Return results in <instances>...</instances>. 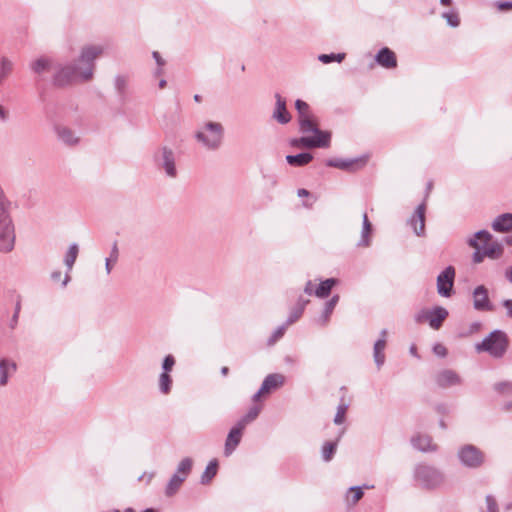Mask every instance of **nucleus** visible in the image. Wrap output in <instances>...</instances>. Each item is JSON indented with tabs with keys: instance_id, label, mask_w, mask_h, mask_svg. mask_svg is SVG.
Returning <instances> with one entry per match:
<instances>
[{
	"instance_id": "nucleus-1",
	"label": "nucleus",
	"mask_w": 512,
	"mask_h": 512,
	"mask_svg": "<svg viewBox=\"0 0 512 512\" xmlns=\"http://www.w3.org/2000/svg\"><path fill=\"white\" fill-rule=\"evenodd\" d=\"M102 53V46H84L79 55L80 64L60 67L54 75V84L63 87L77 81L91 80L95 68L94 60Z\"/></svg>"
},
{
	"instance_id": "nucleus-2",
	"label": "nucleus",
	"mask_w": 512,
	"mask_h": 512,
	"mask_svg": "<svg viewBox=\"0 0 512 512\" xmlns=\"http://www.w3.org/2000/svg\"><path fill=\"white\" fill-rule=\"evenodd\" d=\"M15 226L11 217L10 201L0 188V252L8 253L15 245Z\"/></svg>"
},
{
	"instance_id": "nucleus-3",
	"label": "nucleus",
	"mask_w": 512,
	"mask_h": 512,
	"mask_svg": "<svg viewBox=\"0 0 512 512\" xmlns=\"http://www.w3.org/2000/svg\"><path fill=\"white\" fill-rule=\"evenodd\" d=\"M224 135V128L221 123L206 122L196 133L195 138L205 148L216 150L220 147Z\"/></svg>"
},
{
	"instance_id": "nucleus-4",
	"label": "nucleus",
	"mask_w": 512,
	"mask_h": 512,
	"mask_svg": "<svg viewBox=\"0 0 512 512\" xmlns=\"http://www.w3.org/2000/svg\"><path fill=\"white\" fill-rule=\"evenodd\" d=\"M416 481L424 488L435 489L441 487L445 482L444 474L428 465H419L415 470Z\"/></svg>"
},
{
	"instance_id": "nucleus-5",
	"label": "nucleus",
	"mask_w": 512,
	"mask_h": 512,
	"mask_svg": "<svg viewBox=\"0 0 512 512\" xmlns=\"http://www.w3.org/2000/svg\"><path fill=\"white\" fill-rule=\"evenodd\" d=\"M508 347V339L504 332L495 330L482 340V351H487L495 358H501Z\"/></svg>"
},
{
	"instance_id": "nucleus-6",
	"label": "nucleus",
	"mask_w": 512,
	"mask_h": 512,
	"mask_svg": "<svg viewBox=\"0 0 512 512\" xmlns=\"http://www.w3.org/2000/svg\"><path fill=\"white\" fill-rule=\"evenodd\" d=\"M504 246L501 242L493 240V236L485 230H482V258L488 257L496 260L502 257Z\"/></svg>"
},
{
	"instance_id": "nucleus-7",
	"label": "nucleus",
	"mask_w": 512,
	"mask_h": 512,
	"mask_svg": "<svg viewBox=\"0 0 512 512\" xmlns=\"http://www.w3.org/2000/svg\"><path fill=\"white\" fill-rule=\"evenodd\" d=\"M455 269L448 266L437 277V292L442 297H450L453 291Z\"/></svg>"
},
{
	"instance_id": "nucleus-8",
	"label": "nucleus",
	"mask_w": 512,
	"mask_h": 512,
	"mask_svg": "<svg viewBox=\"0 0 512 512\" xmlns=\"http://www.w3.org/2000/svg\"><path fill=\"white\" fill-rule=\"evenodd\" d=\"M460 462L469 468H476L480 464V453L473 445H465L458 451Z\"/></svg>"
},
{
	"instance_id": "nucleus-9",
	"label": "nucleus",
	"mask_w": 512,
	"mask_h": 512,
	"mask_svg": "<svg viewBox=\"0 0 512 512\" xmlns=\"http://www.w3.org/2000/svg\"><path fill=\"white\" fill-rule=\"evenodd\" d=\"M285 377L282 374H269L263 381L260 389L254 394L253 401H258L264 394L271 392L284 384Z\"/></svg>"
},
{
	"instance_id": "nucleus-10",
	"label": "nucleus",
	"mask_w": 512,
	"mask_h": 512,
	"mask_svg": "<svg viewBox=\"0 0 512 512\" xmlns=\"http://www.w3.org/2000/svg\"><path fill=\"white\" fill-rule=\"evenodd\" d=\"M331 134H321V138H311L303 136L298 139L291 141V145L295 147H306V148H327L330 146Z\"/></svg>"
},
{
	"instance_id": "nucleus-11",
	"label": "nucleus",
	"mask_w": 512,
	"mask_h": 512,
	"mask_svg": "<svg viewBox=\"0 0 512 512\" xmlns=\"http://www.w3.org/2000/svg\"><path fill=\"white\" fill-rule=\"evenodd\" d=\"M157 161L169 177L176 176L177 170L175 166V157L171 149L163 147L157 156Z\"/></svg>"
},
{
	"instance_id": "nucleus-12",
	"label": "nucleus",
	"mask_w": 512,
	"mask_h": 512,
	"mask_svg": "<svg viewBox=\"0 0 512 512\" xmlns=\"http://www.w3.org/2000/svg\"><path fill=\"white\" fill-rule=\"evenodd\" d=\"M425 211L426 205L421 203L417 206L414 214L409 219V225L413 228L414 233L418 237L425 236Z\"/></svg>"
},
{
	"instance_id": "nucleus-13",
	"label": "nucleus",
	"mask_w": 512,
	"mask_h": 512,
	"mask_svg": "<svg viewBox=\"0 0 512 512\" xmlns=\"http://www.w3.org/2000/svg\"><path fill=\"white\" fill-rule=\"evenodd\" d=\"M300 132L303 134L313 133V138H321V134H331L328 131H321L318 129V124L314 115L302 117L298 119Z\"/></svg>"
},
{
	"instance_id": "nucleus-14",
	"label": "nucleus",
	"mask_w": 512,
	"mask_h": 512,
	"mask_svg": "<svg viewBox=\"0 0 512 512\" xmlns=\"http://www.w3.org/2000/svg\"><path fill=\"white\" fill-rule=\"evenodd\" d=\"M244 429V427L237 423L236 426L230 430L225 442V456H230L236 449V447L239 445L242 438V432Z\"/></svg>"
},
{
	"instance_id": "nucleus-15",
	"label": "nucleus",
	"mask_w": 512,
	"mask_h": 512,
	"mask_svg": "<svg viewBox=\"0 0 512 512\" xmlns=\"http://www.w3.org/2000/svg\"><path fill=\"white\" fill-rule=\"evenodd\" d=\"M276 104L275 109L273 111V119H275L280 124H287L291 120V115L286 108V101L281 97L280 94H275Z\"/></svg>"
},
{
	"instance_id": "nucleus-16",
	"label": "nucleus",
	"mask_w": 512,
	"mask_h": 512,
	"mask_svg": "<svg viewBox=\"0 0 512 512\" xmlns=\"http://www.w3.org/2000/svg\"><path fill=\"white\" fill-rule=\"evenodd\" d=\"M435 380H436L437 385L442 388L459 385L461 383V379H460L459 375L455 371L450 370V369H445V370L440 371L436 375Z\"/></svg>"
},
{
	"instance_id": "nucleus-17",
	"label": "nucleus",
	"mask_w": 512,
	"mask_h": 512,
	"mask_svg": "<svg viewBox=\"0 0 512 512\" xmlns=\"http://www.w3.org/2000/svg\"><path fill=\"white\" fill-rule=\"evenodd\" d=\"M375 60L380 66L387 69H392L397 66L395 53L387 47L379 50L375 56Z\"/></svg>"
},
{
	"instance_id": "nucleus-18",
	"label": "nucleus",
	"mask_w": 512,
	"mask_h": 512,
	"mask_svg": "<svg viewBox=\"0 0 512 512\" xmlns=\"http://www.w3.org/2000/svg\"><path fill=\"white\" fill-rule=\"evenodd\" d=\"M448 310L442 306H436L429 311V325L432 329L438 330L443 321L448 317Z\"/></svg>"
},
{
	"instance_id": "nucleus-19",
	"label": "nucleus",
	"mask_w": 512,
	"mask_h": 512,
	"mask_svg": "<svg viewBox=\"0 0 512 512\" xmlns=\"http://www.w3.org/2000/svg\"><path fill=\"white\" fill-rule=\"evenodd\" d=\"M386 336H387V330L383 329L381 331V338L379 340H377L374 344L373 356H374V361H375L376 365L378 366V368H380L385 362L384 350L386 347Z\"/></svg>"
},
{
	"instance_id": "nucleus-20",
	"label": "nucleus",
	"mask_w": 512,
	"mask_h": 512,
	"mask_svg": "<svg viewBox=\"0 0 512 512\" xmlns=\"http://www.w3.org/2000/svg\"><path fill=\"white\" fill-rule=\"evenodd\" d=\"M492 228L496 232H509L512 230V213H504L497 216L493 223Z\"/></svg>"
},
{
	"instance_id": "nucleus-21",
	"label": "nucleus",
	"mask_w": 512,
	"mask_h": 512,
	"mask_svg": "<svg viewBox=\"0 0 512 512\" xmlns=\"http://www.w3.org/2000/svg\"><path fill=\"white\" fill-rule=\"evenodd\" d=\"M55 131L58 139L66 145L73 146L79 141L74 132L65 126H56Z\"/></svg>"
},
{
	"instance_id": "nucleus-22",
	"label": "nucleus",
	"mask_w": 512,
	"mask_h": 512,
	"mask_svg": "<svg viewBox=\"0 0 512 512\" xmlns=\"http://www.w3.org/2000/svg\"><path fill=\"white\" fill-rule=\"evenodd\" d=\"M412 445L420 451H435L436 445L428 435H417L411 439Z\"/></svg>"
},
{
	"instance_id": "nucleus-23",
	"label": "nucleus",
	"mask_w": 512,
	"mask_h": 512,
	"mask_svg": "<svg viewBox=\"0 0 512 512\" xmlns=\"http://www.w3.org/2000/svg\"><path fill=\"white\" fill-rule=\"evenodd\" d=\"M16 369L17 365L14 361L0 359V386H5L8 383L9 373L15 372Z\"/></svg>"
},
{
	"instance_id": "nucleus-24",
	"label": "nucleus",
	"mask_w": 512,
	"mask_h": 512,
	"mask_svg": "<svg viewBox=\"0 0 512 512\" xmlns=\"http://www.w3.org/2000/svg\"><path fill=\"white\" fill-rule=\"evenodd\" d=\"M372 232V224L370 223L366 213L363 214V227L361 232V239L358 246L367 247L370 245V234Z\"/></svg>"
},
{
	"instance_id": "nucleus-25",
	"label": "nucleus",
	"mask_w": 512,
	"mask_h": 512,
	"mask_svg": "<svg viewBox=\"0 0 512 512\" xmlns=\"http://www.w3.org/2000/svg\"><path fill=\"white\" fill-rule=\"evenodd\" d=\"M336 283L337 280L335 278H328L319 284V286L314 291V294L318 298H325L330 294L331 289L334 285H336Z\"/></svg>"
},
{
	"instance_id": "nucleus-26",
	"label": "nucleus",
	"mask_w": 512,
	"mask_h": 512,
	"mask_svg": "<svg viewBox=\"0 0 512 512\" xmlns=\"http://www.w3.org/2000/svg\"><path fill=\"white\" fill-rule=\"evenodd\" d=\"M313 159V156L310 153H300L297 155H287L286 161L292 165L301 167L304 165H307L309 162H311Z\"/></svg>"
},
{
	"instance_id": "nucleus-27",
	"label": "nucleus",
	"mask_w": 512,
	"mask_h": 512,
	"mask_svg": "<svg viewBox=\"0 0 512 512\" xmlns=\"http://www.w3.org/2000/svg\"><path fill=\"white\" fill-rule=\"evenodd\" d=\"M339 301V295H334L329 301L326 302L324 311L319 318L322 325H326L330 319V316Z\"/></svg>"
},
{
	"instance_id": "nucleus-28",
	"label": "nucleus",
	"mask_w": 512,
	"mask_h": 512,
	"mask_svg": "<svg viewBox=\"0 0 512 512\" xmlns=\"http://www.w3.org/2000/svg\"><path fill=\"white\" fill-rule=\"evenodd\" d=\"M78 252H79V247L76 243L70 245L68 251H67V254L65 256V265L67 266L68 268V271H70L77 259V256H78Z\"/></svg>"
},
{
	"instance_id": "nucleus-29",
	"label": "nucleus",
	"mask_w": 512,
	"mask_h": 512,
	"mask_svg": "<svg viewBox=\"0 0 512 512\" xmlns=\"http://www.w3.org/2000/svg\"><path fill=\"white\" fill-rule=\"evenodd\" d=\"M217 468H218L217 461L216 460L210 461L201 476V482L203 484L208 483L216 475Z\"/></svg>"
},
{
	"instance_id": "nucleus-30",
	"label": "nucleus",
	"mask_w": 512,
	"mask_h": 512,
	"mask_svg": "<svg viewBox=\"0 0 512 512\" xmlns=\"http://www.w3.org/2000/svg\"><path fill=\"white\" fill-rule=\"evenodd\" d=\"M184 480L185 478L183 476L179 475L178 473H175L167 485L166 494L173 495Z\"/></svg>"
},
{
	"instance_id": "nucleus-31",
	"label": "nucleus",
	"mask_w": 512,
	"mask_h": 512,
	"mask_svg": "<svg viewBox=\"0 0 512 512\" xmlns=\"http://www.w3.org/2000/svg\"><path fill=\"white\" fill-rule=\"evenodd\" d=\"M12 70L13 62L6 57H2L0 60V83L10 75Z\"/></svg>"
},
{
	"instance_id": "nucleus-32",
	"label": "nucleus",
	"mask_w": 512,
	"mask_h": 512,
	"mask_svg": "<svg viewBox=\"0 0 512 512\" xmlns=\"http://www.w3.org/2000/svg\"><path fill=\"white\" fill-rule=\"evenodd\" d=\"M480 230L475 232L473 237L468 240V244L475 249L473 253V261L475 263L480 262Z\"/></svg>"
},
{
	"instance_id": "nucleus-33",
	"label": "nucleus",
	"mask_w": 512,
	"mask_h": 512,
	"mask_svg": "<svg viewBox=\"0 0 512 512\" xmlns=\"http://www.w3.org/2000/svg\"><path fill=\"white\" fill-rule=\"evenodd\" d=\"M260 410L261 408L259 406H253L252 408H250L248 413L238 421V424L245 428L248 423L252 422L257 418V416L260 413Z\"/></svg>"
},
{
	"instance_id": "nucleus-34",
	"label": "nucleus",
	"mask_w": 512,
	"mask_h": 512,
	"mask_svg": "<svg viewBox=\"0 0 512 512\" xmlns=\"http://www.w3.org/2000/svg\"><path fill=\"white\" fill-rule=\"evenodd\" d=\"M480 331V322H473L469 324L467 327H462L459 331L460 338H467L474 334H477Z\"/></svg>"
},
{
	"instance_id": "nucleus-35",
	"label": "nucleus",
	"mask_w": 512,
	"mask_h": 512,
	"mask_svg": "<svg viewBox=\"0 0 512 512\" xmlns=\"http://www.w3.org/2000/svg\"><path fill=\"white\" fill-rule=\"evenodd\" d=\"M494 390L502 396L512 395V381L498 382L494 385Z\"/></svg>"
},
{
	"instance_id": "nucleus-36",
	"label": "nucleus",
	"mask_w": 512,
	"mask_h": 512,
	"mask_svg": "<svg viewBox=\"0 0 512 512\" xmlns=\"http://www.w3.org/2000/svg\"><path fill=\"white\" fill-rule=\"evenodd\" d=\"M193 461L191 458H184L178 465L176 473L183 476L185 479L192 469Z\"/></svg>"
},
{
	"instance_id": "nucleus-37",
	"label": "nucleus",
	"mask_w": 512,
	"mask_h": 512,
	"mask_svg": "<svg viewBox=\"0 0 512 512\" xmlns=\"http://www.w3.org/2000/svg\"><path fill=\"white\" fill-rule=\"evenodd\" d=\"M295 108L298 113V119H301L302 117H307V116L313 115L310 111L309 105L300 99L296 100Z\"/></svg>"
},
{
	"instance_id": "nucleus-38",
	"label": "nucleus",
	"mask_w": 512,
	"mask_h": 512,
	"mask_svg": "<svg viewBox=\"0 0 512 512\" xmlns=\"http://www.w3.org/2000/svg\"><path fill=\"white\" fill-rule=\"evenodd\" d=\"M337 443L336 442H326L322 447V458L325 461H330L333 457V454L336 450Z\"/></svg>"
},
{
	"instance_id": "nucleus-39",
	"label": "nucleus",
	"mask_w": 512,
	"mask_h": 512,
	"mask_svg": "<svg viewBox=\"0 0 512 512\" xmlns=\"http://www.w3.org/2000/svg\"><path fill=\"white\" fill-rule=\"evenodd\" d=\"M354 163L352 161H345L342 159H329L326 161V165L329 167H335L342 170L349 169Z\"/></svg>"
},
{
	"instance_id": "nucleus-40",
	"label": "nucleus",
	"mask_w": 512,
	"mask_h": 512,
	"mask_svg": "<svg viewBox=\"0 0 512 512\" xmlns=\"http://www.w3.org/2000/svg\"><path fill=\"white\" fill-rule=\"evenodd\" d=\"M50 65V62L48 59L46 58H39L37 60H35L32 64H31V69L35 72V73H42L43 71L47 70L48 67Z\"/></svg>"
},
{
	"instance_id": "nucleus-41",
	"label": "nucleus",
	"mask_w": 512,
	"mask_h": 512,
	"mask_svg": "<svg viewBox=\"0 0 512 512\" xmlns=\"http://www.w3.org/2000/svg\"><path fill=\"white\" fill-rule=\"evenodd\" d=\"M442 17L446 19L448 25L451 27H458L460 25V18L456 11L445 12Z\"/></svg>"
},
{
	"instance_id": "nucleus-42",
	"label": "nucleus",
	"mask_w": 512,
	"mask_h": 512,
	"mask_svg": "<svg viewBox=\"0 0 512 512\" xmlns=\"http://www.w3.org/2000/svg\"><path fill=\"white\" fill-rule=\"evenodd\" d=\"M171 382H172V380H171V377L169 376V374L166 372H163L159 377L160 390L163 393L167 394L170 391Z\"/></svg>"
},
{
	"instance_id": "nucleus-43",
	"label": "nucleus",
	"mask_w": 512,
	"mask_h": 512,
	"mask_svg": "<svg viewBox=\"0 0 512 512\" xmlns=\"http://www.w3.org/2000/svg\"><path fill=\"white\" fill-rule=\"evenodd\" d=\"M345 57V54L343 53H339V54H321L319 55L318 59L319 61H321L322 63H330L332 61H336V62H341Z\"/></svg>"
},
{
	"instance_id": "nucleus-44",
	"label": "nucleus",
	"mask_w": 512,
	"mask_h": 512,
	"mask_svg": "<svg viewBox=\"0 0 512 512\" xmlns=\"http://www.w3.org/2000/svg\"><path fill=\"white\" fill-rule=\"evenodd\" d=\"M349 493L352 494V497L350 499L349 496H347V501L351 502L352 504H356L363 496V490L360 486H353L349 489Z\"/></svg>"
},
{
	"instance_id": "nucleus-45",
	"label": "nucleus",
	"mask_w": 512,
	"mask_h": 512,
	"mask_svg": "<svg viewBox=\"0 0 512 512\" xmlns=\"http://www.w3.org/2000/svg\"><path fill=\"white\" fill-rule=\"evenodd\" d=\"M347 409H348V405H346V404H340L337 407V412H336V415L334 417V423L335 424L340 425V424H342L344 422L345 414H346Z\"/></svg>"
},
{
	"instance_id": "nucleus-46",
	"label": "nucleus",
	"mask_w": 512,
	"mask_h": 512,
	"mask_svg": "<svg viewBox=\"0 0 512 512\" xmlns=\"http://www.w3.org/2000/svg\"><path fill=\"white\" fill-rule=\"evenodd\" d=\"M115 87L119 93H123L127 87V79L124 76H117L115 78Z\"/></svg>"
},
{
	"instance_id": "nucleus-47",
	"label": "nucleus",
	"mask_w": 512,
	"mask_h": 512,
	"mask_svg": "<svg viewBox=\"0 0 512 512\" xmlns=\"http://www.w3.org/2000/svg\"><path fill=\"white\" fill-rule=\"evenodd\" d=\"M175 364V359L172 355H168L164 358L162 368L164 372L168 373L172 370L173 366Z\"/></svg>"
},
{
	"instance_id": "nucleus-48",
	"label": "nucleus",
	"mask_w": 512,
	"mask_h": 512,
	"mask_svg": "<svg viewBox=\"0 0 512 512\" xmlns=\"http://www.w3.org/2000/svg\"><path fill=\"white\" fill-rule=\"evenodd\" d=\"M429 311L428 309H423V310H420L416 315H415V321L417 323H424L426 321L429 322Z\"/></svg>"
},
{
	"instance_id": "nucleus-49",
	"label": "nucleus",
	"mask_w": 512,
	"mask_h": 512,
	"mask_svg": "<svg viewBox=\"0 0 512 512\" xmlns=\"http://www.w3.org/2000/svg\"><path fill=\"white\" fill-rule=\"evenodd\" d=\"M486 507H487L486 512H498L497 503H496L495 499L490 495H488L486 497Z\"/></svg>"
},
{
	"instance_id": "nucleus-50",
	"label": "nucleus",
	"mask_w": 512,
	"mask_h": 512,
	"mask_svg": "<svg viewBox=\"0 0 512 512\" xmlns=\"http://www.w3.org/2000/svg\"><path fill=\"white\" fill-rule=\"evenodd\" d=\"M433 352L439 357H445L447 355L446 347L440 343L434 345Z\"/></svg>"
},
{
	"instance_id": "nucleus-51",
	"label": "nucleus",
	"mask_w": 512,
	"mask_h": 512,
	"mask_svg": "<svg viewBox=\"0 0 512 512\" xmlns=\"http://www.w3.org/2000/svg\"><path fill=\"white\" fill-rule=\"evenodd\" d=\"M303 312V307L299 308L297 311H294L287 320V325H290L294 323L299 317L301 316Z\"/></svg>"
},
{
	"instance_id": "nucleus-52",
	"label": "nucleus",
	"mask_w": 512,
	"mask_h": 512,
	"mask_svg": "<svg viewBox=\"0 0 512 512\" xmlns=\"http://www.w3.org/2000/svg\"><path fill=\"white\" fill-rule=\"evenodd\" d=\"M489 300L487 290L482 286V310H489Z\"/></svg>"
},
{
	"instance_id": "nucleus-53",
	"label": "nucleus",
	"mask_w": 512,
	"mask_h": 512,
	"mask_svg": "<svg viewBox=\"0 0 512 512\" xmlns=\"http://www.w3.org/2000/svg\"><path fill=\"white\" fill-rule=\"evenodd\" d=\"M19 310H20V305L17 304L15 313L12 316V319L10 320V324H9L11 329H14L18 323Z\"/></svg>"
},
{
	"instance_id": "nucleus-54",
	"label": "nucleus",
	"mask_w": 512,
	"mask_h": 512,
	"mask_svg": "<svg viewBox=\"0 0 512 512\" xmlns=\"http://www.w3.org/2000/svg\"><path fill=\"white\" fill-rule=\"evenodd\" d=\"M480 295V286H477L474 289V307L477 310H480V299H478V296Z\"/></svg>"
},
{
	"instance_id": "nucleus-55",
	"label": "nucleus",
	"mask_w": 512,
	"mask_h": 512,
	"mask_svg": "<svg viewBox=\"0 0 512 512\" xmlns=\"http://www.w3.org/2000/svg\"><path fill=\"white\" fill-rule=\"evenodd\" d=\"M9 118V111L3 105H0V120L6 122Z\"/></svg>"
},
{
	"instance_id": "nucleus-56",
	"label": "nucleus",
	"mask_w": 512,
	"mask_h": 512,
	"mask_svg": "<svg viewBox=\"0 0 512 512\" xmlns=\"http://www.w3.org/2000/svg\"><path fill=\"white\" fill-rule=\"evenodd\" d=\"M109 258L113 261V263H116L118 260V247L116 242H114L112 246L111 255Z\"/></svg>"
},
{
	"instance_id": "nucleus-57",
	"label": "nucleus",
	"mask_w": 512,
	"mask_h": 512,
	"mask_svg": "<svg viewBox=\"0 0 512 512\" xmlns=\"http://www.w3.org/2000/svg\"><path fill=\"white\" fill-rule=\"evenodd\" d=\"M285 327H279L273 334L271 343L275 342L277 339L281 338L284 334Z\"/></svg>"
},
{
	"instance_id": "nucleus-58",
	"label": "nucleus",
	"mask_w": 512,
	"mask_h": 512,
	"mask_svg": "<svg viewBox=\"0 0 512 512\" xmlns=\"http://www.w3.org/2000/svg\"><path fill=\"white\" fill-rule=\"evenodd\" d=\"M497 7L501 11L509 10V9H512V2H510V1L498 2Z\"/></svg>"
},
{
	"instance_id": "nucleus-59",
	"label": "nucleus",
	"mask_w": 512,
	"mask_h": 512,
	"mask_svg": "<svg viewBox=\"0 0 512 512\" xmlns=\"http://www.w3.org/2000/svg\"><path fill=\"white\" fill-rule=\"evenodd\" d=\"M503 306L506 309L507 315L512 318V299L505 300Z\"/></svg>"
},
{
	"instance_id": "nucleus-60",
	"label": "nucleus",
	"mask_w": 512,
	"mask_h": 512,
	"mask_svg": "<svg viewBox=\"0 0 512 512\" xmlns=\"http://www.w3.org/2000/svg\"><path fill=\"white\" fill-rule=\"evenodd\" d=\"M152 56H153V58L155 59V61L157 62L158 66H160V67L164 66L165 61H164V60L162 59V57L160 56L159 52L154 51V52L152 53Z\"/></svg>"
},
{
	"instance_id": "nucleus-61",
	"label": "nucleus",
	"mask_w": 512,
	"mask_h": 512,
	"mask_svg": "<svg viewBox=\"0 0 512 512\" xmlns=\"http://www.w3.org/2000/svg\"><path fill=\"white\" fill-rule=\"evenodd\" d=\"M312 287H313L312 282H311V281H308V282L306 283L305 288H304V292H305L306 294H308V295L313 294V288H312Z\"/></svg>"
},
{
	"instance_id": "nucleus-62",
	"label": "nucleus",
	"mask_w": 512,
	"mask_h": 512,
	"mask_svg": "<svg viewBox=\"0 0 512 512\" xmlns=\"http://www.w3.org/2000/svg\"><path fill=\"white\" fill-rule=\"evenodd\" d=\"M112 263H113V261H112L110 258H107V259H106V262H105V269H106V273H107V274H110V273H111V270H112Z\"/></svg>"
},
{
	"instance_id": "nucleus-63",
	"label": "nucleus",
	"mask_w": 512,
	"mask_h": 512,
	"mask_svg": "<svg viewBox=\"0 0 512 512\" xmlns=\"http://www.w3.org/2000/svg\"><path fill=\"white\" fill-rule=\"evenodd\" d=\"M51 278L53 281H59L61 279V272L60 271H54L51 274Z\"/></svg>"
},
{
	"instance_id": "nucleus-64",
	"label": "nucleus",
	"mask_w": 512,
	"mask_h": 512,
	"mask_svg": "<svg viewBox=\"0 0 512 512\" xmlns=\"http://www.w3.org/2000/svg\"><path fill=\"white\" fill-rule=\"evenodd\" d=\"M505 275L506 278L512 283V266L506 270Z\"/></svg>"
}]
</instances>
